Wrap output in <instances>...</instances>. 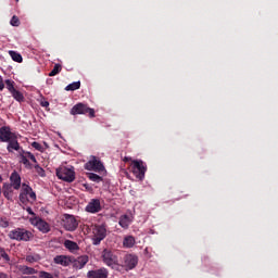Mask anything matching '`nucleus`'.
Returning a JSON list of instances; mask_svg holds the SVG:
<instances>
[{"instance_id": "f257e3e1", "label": "nucleus", "mask_w": 278, "mask_h": 278, "mask_svg": "<svg viewBox=\"0 0 278 278\" xmlns=\"http://www.w3.org/2000/svg\"><path fill=\"white\" fill-rule=\"evenodd\" d=\"M9 238L11 240L28 242V240H31V238H34V235L30 231L25 230L23 228H16L9 232Z\"/></svg>"}, {"instance_id": "f03ea898", "label": "nucleus", "mask_w": 278, "mask_h": 278, "mask_svg": "<svg viewBox=\"0 0 278 278\" xmlns=\"http://www.w3.org/2000/svg\"><path fill=\"white\" fill-rule=\"evenodd\" d=\"M86 170H93L94 173H105V166L99 157L90 156L89 161L85 164Z\"/></svg>"}, {"instance_id": "7ed1b4c3", "label": "nucleus", "mask_w": 278, "mask_h": 278, "mask_svg": "<svg viewBox=\"0 0 278 278\" xmlns=\"http://www.w3.org/2000/svg\"><path fill=\"white\" fill-rule=\"evenodd\" d=\"M56 177L63 181H68L70 184L75 181V170L73 167L62 166L56 169Z\"/></svg>"}, {"instance_id": "20e7f679", "label": "nucleus", "mask_w": 278, "mask_h": 278, "mask_svg": "<svg viewBox=\"0 0 278 278\" xmlns=\"http://www.w3.org/2000/svg\"><path fill=\"white\" fill-rule=\"evenodd\" d=\"M122 268L125 270H134L138 266V256L136 254H126L122 257Z\"/></svg>"}, {"instance_id": "39448f33", "label": "nucleus", "mask_w": 278, "mask_h": 278, "mask_svg": "<svg viewBox=\"0 0 278 278\" xmlns=\"http://www.w3.org/2000/svg\"><path fill=\"white\" fill-rule=\"evenodd\" d=\"M20 201L22 203H27V201L34 202L36 201V193L31 190L26 184L22 185V191L20 193Z\"/></svg>"}, {"instance_id": "423d86ee", "label": "nucleus", "mask_w": 278, "mask_h": 278, "mask_svg": "<svg viewBox=\"0 0 278 278\" xmlns=\"http://www.w3.org/2000/svg\"><path fill=\"white\" fill-rule=\"evenodd\" d=\"M71 114L73 116L77 114H89L90 118H94V109H90L84 103H78L72 108Z\"/></svg>"}, {"instance_id": "0eeeda50", "label": "nucleus", "mask_w": 278, "mask_h": 278, "mask_svg": "<svg viewBox=\"0 0 278 278\" xmlns=\"http://www.w3.org/2000/svg\"><path fill=\"white\" fill-rule=\"evenodd\" d=\"M132 164V173L137 179H144V174L147 173V166H144V162L134 160Z\"/></svg>"}, {"instance_id": "6e6552de", "label": "nucleus", "mask_w": 278, "mask_h": 278, "mask_svg": "<svg viewBox=\"0 0 278 278\" xmlns=\"http://www.w3.org/2000/svg\"><path fill=\"white\" fill-rule=\"evenodd\" d=\"M108 230L104 226H94L92 229V242L93 244H101V240L105 239Z\"/></svg>"}, {"instance_id": "1a4fd4ad", "label": "nucleus", "mask_w": 278, "mask_h": 278, "mask_svg": "<svg viewBox=\"0 0 278 278\" xmlns=\"http://www.w3.org/2000/svg\"><path fill=\"white\" fill-rule=\"evenodd\" d=\"M102 260L106 266H118V256H116L111 250H103Z\"/></svg>"}, {"instance_id": "9d476101", "label": "nucleus", "mask_w": 278, "mask_h": 278, "mask_svg": "<svg viewBox=\"0 0 278 278\" xmlns=\"http://www.w3.org/2000/svg\"><path fill=\"white\" fill-rule=\"evenodd\" d=\"M79 224H77V219L73 215H64L63 218V227L66 231H75Z\"/></svg>"}, {"instance_id": "9b49d317", "label": "nucleus", "mask_w": 278, "mask_h": 278, "mask_svg": "<svg viewBox=\"0 0 278 278\" xmlns=\"http://www.w3.org/2000/svg\"><path fill=\"white\" fill-rule=\"evenodd\" d=\"M30 224L34 225V227H37V229H39V231L42 233H49V231H51L49 224H47V222L42 220L41 218H30Z\"/></svg>"}, {"instance_id": "f8f14e48", "label": "nucleus", "mask_w": 278, "mask_h": 278, "mask_svg": "<svg viewBox=\"0 0 278 278\" xmlns=\"http://www.w3.org/2000/svg\"><path fill=\"white\" fill-rule=\"evenodd\" d=\"M14 137H16V134L12 132L10 127L3 126L0 128V140L1 142H10Z\"/></svg>"}, {"instance_id": "ddd939ff", "label": "nucleus", "mask_w": 278, "mask_h": 278, "mask_svg": "<svg viewBox=\"0 0 278 278\" xmlns=\"http://www.w3.org/2000/svg\"><path fill=\"white\" fill-rule=\"evenodd\" d=\"M101 210V200L92 199L86 206V212L89 214H97Z\"/></svg>"}, {"instance_id": "4468645a", "label": "nucleus", "mask_w": 278, "mask_h": 278, "mask_svg": "<svg viewBox=\"0 0 278 278\" xmlns=\"http://www.w3.org/2000/svg\"><path fill=\"white\" fill-rule=\"evenodd\" d=\"M88 255H83L79 256L77 258L72 257V263L74 268H77L78 270H80V268H84V266H86L88 264Z\"/></svg>"}, {"instance_id": "2eb2a0df", "label": "nucleus", "mask_w": 278, "mask_h": 278, "mask_svg": "<svg viewBox=\"0 0 278 278\" xmlns=\"http://www.w3.org/2000/svg\"><path fill=\"white\" fill-rule=\"evenodd\" d=\"M108 269L105 268H100V269H96V270H90L87 274L88 278H108Z\"/></svg>"}, {"instance_id": "dca6fc26", "label": "nucleus", "mask_w": 278, "mask_h": 278, "mask_svg": "<svg viewBox=\"0 0 278 278\" xmlns=\"http://www.w3.org/2000/svg\"><path fill=\"white\" fill-rule=\"evenodd\" d=\"M54 264H60V266H71V264H73V257L66 255L55 256Z\"/></svg>"}, {"instance_id": "f3484780", "label": "nucleus", "mask_w": 278, "mask_h": 278, "mask_svg": "<svg viewBox=\"0 0 278 278\" xmlns=\"http://www.w3.org/2000/svg\"><path fill=\"white\" fill-rule=\"evenodd\" d=\"M10 180H11V187H13L14 190H18V188H21V176L18 175V173L16 172L12 173Z\"/></svg>"}, {"instance_id": "a211bd4d", "label": "nucleus", "mask_w": 278, "mask_h": 278, "mask_svg": "<svg viewBox=\"0 0 278 278\" xmlns=\"http://www.w3.org/2000/svg\"><path fill=\"white\" fill-rule=\"evenodd\" d=\"M7 142H9L7 148L9 153H12L13 151H18V149H21V146L18 144V140L16 139V136Z\"/></svg>"}, {"instance_id": "6ab92c4d", "label": "nucleus", "mask_w": 278, "mask_h": 278, "mask_svg": "<svg viewBox=\"0 0 278 278\" xmlns=\"http://www.w3.org/2000/svg\"><path fill=\"white\" fill-rule=\"evenodd\" d=\"M136 244V239L132 236H126L123 241L124 249H132Z\"/></svg>"}, {"instance_id": "aec40b11", "label": "nucleus", "mask_w": 278, "mask_h": 278, "mask_svg": "<svg viewBox=\"0 0 278 278\" xmlns=\"http://www.w3.org/2000/svg\"><path fill=\"white\" fill-rule=\"evenodd\" d=\"M119 225L123 227V229H127L129 225H131V216L122 215L119 217Z\"/></svg>"}, {"instance_id": "412c9836", "label": "nucleus", "mask_w": 278, "mask_h": 278, "mask_svg": "<svg viewBox=\"0 0 278 278\" xmlns=\"http://www.w3.org/2000/svg\"><path fill=\"white\" fill-rule=\"evenodd\" d=\"M64 247L72 253H75V251H79V245H77V243L75 241L65 240Z\"/></svg>"}, {"instance_id": "4be33fe9", "label": "nucleus", "mask_w": 278, "mask_h": 278, "mask_svg": "<svg viewBox=\"0 0 278 278\" xmlns=\"http://www.w3.org/2000/svg\"><path fill=\"white\" fill-rule=\"evenodd\" d=\"M9 55L12 58L13 62H18V63L23 62V55H21V53L14 50H10Z\"/></svg>"}, {"instance_id": "5701e85b", "label": "nucleus", "mask_w": 278, "mask_h": 278, "mask_svg": "<svg viewBox=\"0 0 278 278\" xmlns=\"http://www.w3.org/2000/svg\"><path fill=\"white\" fill-rule=\"evenodd\" d=\"M21 162L26 166V168H31V164L29 163V159L27 157V153L23 151L20 153Z\"/></svg>"}, {"instance_id": "b1692460", "label": "nucleus", "mask_w": 278, "mask_h": 278, "mask_svg": "<svg viewBox=\"0 0 278 278\" xmlns=\"http://www.w3.org/2000/svg\"><path fill=\"white\" fill-rule=\"evenodd\" d=\"M3 195L5 199H12V185L10 184H4L3 186Z\"/></svg>"}, {"instance_id": "393cba45", "label": "nucleus", "mask_w": 278, "mask_h": 278, "mask_svg": "<svg viewBox=\"0 0 278 278\" xmlns=\"http://www.w3.org/2000/svg\"><path fill=\"white\" fill-rule=\"evenodd\" d=\"M20 271H22L23 275H36V269L28 267V266H20Z\"/></svg>"}, {"instance_id": "a878e982", "label": "nucleus", "mask_w": 278, "mask_h": 278, "mask_svg": "<svg viewBox=\"0 0 278 278\" xmlns=\"http://www.w3.org/2000/svg\"><path fill=\"white\" fill-rule=\"evenodd\" d=\"M87 176L90 181H94L96 184H100V181H103V178L94 173H88Z\"/></svg>"}, {"instance_id": "bb28decb", "label": "nucleus", "mask_w": 278, "mask_h": 278, "mask_svg": "<svg viewBox=\"0 0 278 278\" xmlns=\"http://www.w3.org/2000/svg\"><path fill=\"white\" fill-rule=\"evenodd\" d=\"M12 97L15 99V101H25V97L23 96V93H21V91L18 90H14L13 92H11Z\"/></svg>"}, {"instance_id": "cd10ccee", "label": "nucleus", "mask_w": 278, "mask_h": 278, "mask_svg": "<svg viewBox=\"0 0 278 278\" xmlns=\"http://www.w3.org/2000/svg\"><path fill=\"white\" fill-rule=\"evenodd\" d=\"M61 72H62V65L55 64L53 70L49 73V77H55V75H58Z\"/></svg>"}, {"instance_id": "c85d7f7f", "label": "nucleus", "mask_w": 278, "mask_h": 278, "mask_svg": "<svg viewBox=\"0 0 278 278\" xmlns=\"http://www.w3.org/2000/svg\"><path fill=\"white\" fill-rule=\"evenodd\" d=\"M79 88H81V83L80 81H75V83H72L70 84L65 90H79Z\"/></svg>"}, {"instance_id": "c756f323", "label": "nucleus", "mask_w": 278, "mask_h": 278, "mask_svg": "<svg viewBox=\"0 0 278 278\" xmlns=\"http://www.w3.org/2000/svg\"><path fill=\"white\" fill-rule=\"evenodd\" d=\"M10 25H12V27H18V25H21V20H18V16L13 15L10 21Z\"/></svg>"}, {"instance_id": "7c9ffc66", "label": "nucleus", "mask_w": 278, "mask_h": 278, "mask_svg": "<svg viewBox=\"0 0 278 278\" xmlns=\"http://www.w3.org/2000/svg\"><path fill=\"white\" fill-rule=\"evenodd\" d=\"M5 85H7V88H8L9 92H13V91L16 90V89L14 88V81L8 79V80H5Z\"/></svg>"}, {"instance_id": "2f4dec72", "label": "nucleus", "mask_w": 278, "mask_h": 278, "mask_svg": "<svg viewBox=\"0 0 278 278\" xmlns=\"http://www.w3.org/2000/svg\"><path fill=\"white\" fill-rule=\"evenodd\" d=\"M35 170L39 177H45V169L42 167H40V165H36Z\"/></svg>"}, {"instance_id": "473e14b6", "label": "nucleus", "mask_w": 278, "mask_h": 278, "mask_svg": "<svg viewBox=\"0 0 278 278\" xmlns=\"http://www.w3.org/2000/svg\"><path fill=\"white\" fill-rule=\"evenodd\" d=\"M31 148L36 149V151H41V152L45 151V148H42V146L40 143L36 142V141H34L31 143Z\"/></svg>"}, {"instance_id": "72a5a7b5", "label": "nucleus", "mask_w": 278, "mask_h": 278, "mask_svg": "<svg viewBox=\"0 0 278 278\" xmlns=\"http://www.w3.org/2000/svg\"><path fill=\"white\" fill-rule=\"evenodd\" d=\"M39 278H53V274L47 271H39Z\"/></svg>"}, {"instance_id": "f704fd0d", "label": "nucleus", "mask_w": 278, "mask_h": 278, "mask_svg": "<svg viewBox=\"0 0 278 278\" xmlns=\"http://www.w3.org/2000/svg\"><path fill=\"white\" fill-rule=\"evenodd\" d=\"M26 156L28 157V160L33 161L34 164H38L36 156L31 152H26Z\"/></svg>"}, {"instance_id": "c9c22d12", "label": "nucleus", "mask_w": 278, "mask_h": 278, "mask_svg": "<svg viewBox=\"0 0 278 278\" xmlns=\"http://www.w3.org/2000/svg\"><path fill=\"white\" fill-rule=\"evenodd\" d=\"M40 105H41L42 108H49V101L42 100V101L40 102Z\"/></svg>"}, {"instance_id": "e433bc0d", "label": "nucleus", "mask_w": 278, "mask_h": 278, "mask_svg": "<svg viewBox=\"0 0 278 278\" xmlns=\"http://www.w3.org/2000/svg\"><path fill=\"white\" fill-rule=\"evenodd\" d=\"M10 224L5 220L0 222V227H8Z\"/></svg>"}, {"instance_id": "4c0bfd02", "label": "nucleus", "mask_w": 278, "mask_h": 278, "mask_svg": "<svg viewBox=\"0 0 278 278\" xmlns=\"http://www.w3.org/2000/svg\"><path fill=\"white\" fill-rule=\"evenodd\" d=\"M5 88V85L3 84V78H0V90H3Z\"/></svg>"}, {"instance_id": "58836bf2", "label": "nucleus", "mask_w": 278, "mask_h": 278, "mask_svg": "<svg viewBox=\"0 0 278 278\" xmlns=\"http://www.w3.org/2000/svg\"><path fill=\"white\" fill-rule=\"evenodd\" d=\"M26 262H36V260L34 258V256H27L26 257Z\"/></svg>"}, {"instance_id": "ea45409f", "label": "nucleus", "mask_w": 278, "mask_h": 278, "mask_svg": "<svg viewBox=\"0 0 278 278\" xmlns=\"http://www.w3.org/2000/svg\"><path fill=\"white\" fill-rule=\"evenodd\" d=\"M26 212H28V214H30L31 216H34V211H31V207H27Z\"/></svg>"}, {"instance_id": "a19ab883", "label": "nucleus", "mask_w": 278, "mask_h": 278, "mask_svg": "<svg viewBox=\"0 0 278 278\" xmlns=\"http://www.w3.org/2000/svg\"><path fill=\"white\" fill-rule=\"evenodd\" d=\"M124 162H131V157L125 156V157H124Z\"/></svg>"}, {"instance_id": "79ce46f5", "label": "nucleus", "mask_w": 278, "mask_h": 278, "mask_svg": "<svg viewBox=\"0 0 278 278\" xmlns=\"http://www.w3.org/2000/svg\"><path fill=\"white\" fill-rule=\"evenodd\" d=\"M2 257H4V260H10V256H8V254L2 255Z\"/></svg>"}, {"instance_id": "37998d69", "label": "nucleus", "mask_w": 278, "mask_h": 278, "mask_svg": "<svg viewBox=\"0 0 278 278\" xmlns=\"http://www.w3.org/2000/svg\"><path fill=\"white\" fill-rule=\"evenodd\" d=\"M0 278H8L5 274H0Z\"/></svg>"}, {"instance_id": "c03bdc74", "label": "nucleus", "mask_w": 278, "mask_h": 278, "mask_svg": "<svg viewBox=\"0 0 278 278\" xmlns=\"http://www.w3.org/2000/svg\"><path fill=\"white\" fill-rule=\"evenodd\" d=\"M0 181H3V178H1V176H0Z\"/></svg>"}]
</instances>
